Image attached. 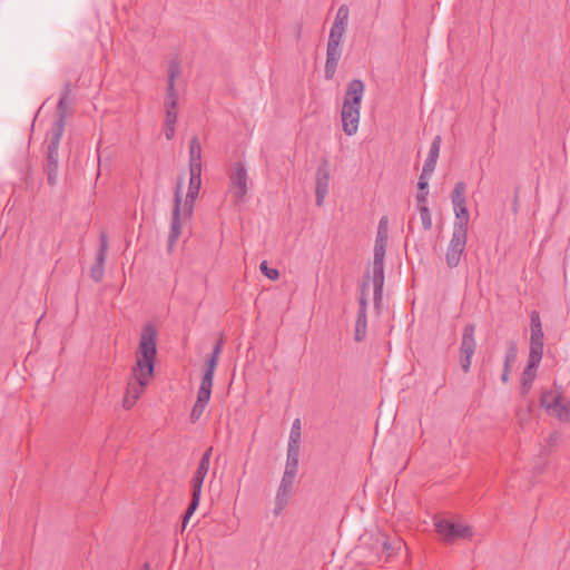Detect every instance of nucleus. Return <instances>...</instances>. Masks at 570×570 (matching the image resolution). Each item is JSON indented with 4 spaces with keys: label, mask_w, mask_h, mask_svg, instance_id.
I'll use <instances>...</instances> for the list:
<instances>
[{
    "label": "nucleus",
    "mask_w": 570,
    "mask_h": 570,
    "mask_svg": "<svg viewBox=\"0 0 570 570\" xmlns=\"http://www.w3.org/2000/svg\"><path fill=\"white\" fill-rule=\"evenodd\" d=\"M259 269L268 279L276 281L279 277L278 269L269 267L266 261L261 263Z\"/></svg>",
    "instance_id": "35"
},
{
    "label": "nucleus",
    "mask_w": 570,
    "mask_h": 570,
    "mask_svg": "<svg viewBox=\"0 0 570 570\" xmlns=\"http://www.w3.org/2000/svg\"><path fill=\"white\" fill-rule=\"evenodd\" d=\"M364 82L361 79H353L348 82L343 104H350L353 107H360L364 95Z\"/></svg>",
    "instance_id": "20"
},
{
    "label": "nucleus",
    "mask_w": 570,
    "mask_h": 570,
    "mask_svg": "<svg viewBox=\"0 0 570 570\" xmlns=\"http://www.w3.org/2000/svg\"><path fill=\"white\" fill-rule=\"evenodd\" d=\"M367 330V316L366 313H358L355 321V332L354 340L356 342H362L366 336Z\"/></svg>",
    "instance_id": "28"
},
{
    "label": "nucleus",
    "mask_w": 570,
    "mask_h": 570,
    "mask_svg": "<svg viewBox=\"0 0 570 570\" xmlns=\"http://www.w3.org/2000/svg\"><path fill=\"white\" fill-rule=\"evenodd\" d=\"M299 441H301V421H299V419H296L292 425L288 445L299 446Z\"/></svg>",
    "instance_id": "31"
},
{
    "label": "nucleus",
    "mask_w": 570,
    "mask_h": 570,
    "mask_svg": "<svg viewBox=\"0 0 570 570\" xmlns=\"http://www.w3.org/2000/svg\"><path fill=\"white\" fill-rule=\"evenodd\" d=\"M541 361H535V360H528V365L527 367L523 370L522 372V375H521V392L522 394H527L531 387H532V383L537 376V368L539 366Z\"/></svg>",
    "instance_id": "23"
},
{
    "label": "nucleus",
    "mask_w": 570,
    "mask_h": 570,
    "mask_svg": "<svg viewBox=\"0 0 570 570\" xmlns=\"http://www.w3.org/2000/svg\"><path fill=\"white\" fill-rule=\"evenodd\" d=\"M180 75V62L178 59H173L168 65V81L167 83L175 85L177 77Z\"/></svg>",
    "instance_id": "30"
},
{
    "label": "nucleus",
    "mask_w": 570,
    "mask_h": 570,
    "mask_svg": "<svg viewBox=\"0 0 570 570\" xmlns=\"http://www.w3.org/2000/svg\"><path fill=\"white\" fill-rule=\"evenodd\" d=\"M466 240L468 233L453 230L445 253V262L449 268H454L460 264L461 257L465 252Z\"/></svg>",
    "instance_id": "12"
},
{
    "label": "nucleus",
    "mask_w": 570,
    "mask_h": 570,
    "mask_svg": "<svg viewBox=\"0 0 570 570\" xmlns=\"http://www.w3.org/2000/svg\"><path fill=\"white\" fill-rule=\"evenodd\" d=\"M385 242L375 240L374 255H373V285H374V303L375 306L380 305L382 299V292L384 285V256H385Z\"/></svg>",
    "instance_id": "8"
},
{
    "label": "nucleus",
    "mask_w": 570,
    "mask_h": 570,
    "mask_svg": "<svg viewBox=\"0 0 570 570\" xmlns=\"http://www.w3.org/2000/svg\"><path fill=\"white\" fill-rule=\"evenodd\" d=\"M140 570H150V567L148 563H145Z\"/></svg>",
    "instance_id": "45"
},
{
    "label": "nucleus",
    "mask_w": 570,
    "mask_h": 570,
    "mask_svg": "<svg viewBox=\"0 0 570 570\" xmlns=\"http://www.w3.org/2000/svg\"><path fill=\"white\" fill-rule=\"evenodd\" d=\"M360 107H353L350 104H343L342 106V112H341V120H342V127L343 131L347 136H352L356 134L358 129V122H360Z\"/></svg>",
    "instance_id": "16"
},
{
    "label": "nucleus",
    "mask_w": 570,
    "mask_h": 570,
    "mask_svg": "<svg viewBox=\"0 0 570 570\" xmlns=\"http://www.w3.org/2000/svg\"><path fill=\"white\" fill-rule=\"evenodd\" d=\"M165 104H169V107H178V95L175 85L167 83Z\"/></svg>",
    "instance_id": "34"
},
{
    "label": "nucleus",
    "mask_w": 570,
    "mask_h": 570,
    "mask_svg": "<svg viewBox=\"0 0 570 570\" xmlns=\"http://www.w3.org/2000/svg\"><path fill=\"white\" fill-rule=\"evenodd\" d=\"M61 122L57 127H51L47 134V156L43 165L45 171L47 173L48 184L53 186L58 180V167H59V145L62 137Z\"/></svg>",
    "instance_id": "2"
},
{
    "label": "nucleus",
    "mask_w": 570,
    "mask_h": 570,
    "mask_svg": "<svg viewBox=\"0 0 570 570\" xmlns=\"http://www.w3.org/2000/svg\"><path fill=\"white\" fill-rule=\"evenodd\" d=\"M441 136H435L431 142L429 155L423 165V174H432L435 169L441 148Z\"/></svg>",
    "instance_id": "22"
},
{
    "label": "nucleus",
    "mask_w": 570,
    "mask_h": 570,
    "mask_svg": "<svg viewBox=\"0 0 570 570\" xmlns=\"http://www.w3.org/2000/svg\"><path fill=\"white\" fill-rule=\"evenodd\" d=\"M181 181L179 180L177 184V188L174 195V207L171 214L170 229L168 234V249L171 250L175 244L177 243L180 234H181Z\"/></svg>",
    "instance_id": "11"
},
{
    "label": "nucleus",
    "mask_w": 570,
    "mask_h": 570,
    "mask_svg": "<svg viewBox=\"0 0 570 570\" xmlns=\"http://www.w3.org/2000/svg\"><path fill=\"white\" fill-rule=\"evenodd\" d=\"M557 439H558V435L556 433H553V434L549 435L547 442H548L549 445H552L553 443L557 442Z\"/></svg>",
    "instance_id": "44"
},
{
    "label": "nucleus",
    "mask_w": 570,
    "mask_h": 570,
    "mask_svg": "<svg viewBox=\"0 0 570 570\" xmlns=\"http://www.w3.org/2000/svg\"><path fill=\"white\" fill-rule=\"evenodd\" d=\"M540 402L543 407L554 414L560 421H570V401L561 394L554 395L551 392L543 393Z\"/></svg>",
    "instance_id": "10"
},
{
    "label": "nucleus",
    "mask_w": 570,
    "mask_h": 570,
    "mask_svg": "<svg viewBox=\"0 0 570 570\" xmlns=\"http://www.w3.org/2000/svg\"><path fill=\"white\" fill-rule=\"evenodd\" d=\"M435 532L441 541L453 544L460 540L471 539L473 529L461 522H453L449 519H435Z\"/></svg>",
    "instance_id": "3"
},
{
    "label": "nucleus",
    "mask_w": 570,
    "mask_h": 570,
    "mask_svg": "<svg viewBox=\"0 0 570 570\" xmlns=\"http://www.w3.org/2000/svg\"><path fill=\"white\" fill-rule=\"evenodd\" d=\"M431 174H421L420 178H419V183H417V187L421 191L423 190H426L428 188V177L430 176Z\"/></svg>",
    "instance_id": "41"
},
{
    "label": "nucleus",
    "mask_w": 570,
    "mask_h": 570,
    "mask_svg": "<svg viewBox=\"0 0 570 570\" xmlns=\"http://www.w3.org/2000/svg\"><path fill=\"white\" fill-rule=\"evenodd\" d=\"M341 57H342L341 45L327 42L326 61H325V68H324V75L327 80L333 79Z\"/></svg>",
    "instance_id": "18"
},
{
    "label": "nucleus",
    "mask_w": 570,
    "mask_h": 570,
    "mask_svg": "<svg viewBox=\"0 0 570 570\" xmlns=\"http://www.w3.org/2000/svg\"><path fill=\"white\" fill-rule=\"evenodd\" d=\"M474 333V324H466L464 326L460 345V364L464 373L470 371L472 357L475 353L476 343Z\"/></svg>",
    "instance_id": "9"
},
{
    "label": "nucleus",
    "mask_w": 570,
    "mask_h": 570,
    "mask_svg": "<svg viewBox=\"0 0 570 570\" xmlns=\"http://www.w3.org/2000/svg\"><path fill=\"white\" fill-rule=\"evenodd\" d=\"M367 288V284H363L361 295L358 296V313H366L367 311V297L365 289Z\"/></svg>",
    "instance_id": "38"
},
{
    "label": "nucleus",
    "mask_w": 570,
    "mask_h": 570,
    "mask_svg": "<svg viewBox=\"0 0 570 570\" xmlns=\"http://www.w3.org/2000/svg\"><path fill=\"white\" fill-rule=\"evenodd\" d=\"M190 178L188 184V191L185 204L183 206V214L185 218H189L193 215L194 204L198 197L202 186V171L189 170Z\"/></svg>",
    "instance_id": "15"
},
{
    "label": "nucleus",
    "mask_w": 570,
    "mask_h": 570,
    "mask_svg": "<svg viewBox=\"0 0 570 570\" xmlns=\"http://www.w3.org/2000/svg\"><path fill=\"white\" fill-rule=\"evenodd\" d=\"M517 355H518L517 344L514 342H509L508 348L505 352V357H504L503 373L501 375V380L503 383H507L509 380V375L511 373L512 365L514 364V362L517 360Z\"/></svg>",
    "instance_id": "25"
},
{
    "label": "nucleus",
    "mask_w": 570,
    "mask_h": 570,
    "mask_svg": "<svg viewBox=\"0 0 570 570\" xmlns=\"http://www.w3.org/2000/svg\"><path fill=\"white\" fill-rule=\"evenodd\" d=\"M156 336V328L151 324L144 326L137 351L136 365L131 370L122 399V406L126 410L131 409L136 404L154 375L157 354Z\"/></svg>",
    "instance_id": "1"
},
{
    "label": "nucleus",
    "mask_w": 570,
    "mask_h": 570,
    "mask_svg": "<svg viewBox=\"0 0 570 570\" xmlns=\"http://www.w3.org/2000/svg\"><path fill=\"white\" fill-rule=\"evenodd\" d=\"M381 546L390 558L396 556L405 547V543L401 538H394L390 541L387 538L382 537Z\"/></svg>",
    "instance_id": "27"
},
{
    "label": "nucleus",
    "mask_w": 570,
    "mask_h": 570,
    "mask_svg": "<svg viewBox=\"0 0 570 570\" xmlns=\"http://www.w3.org/2000/svg\"><path fill=\"white\" fill-rule=\"evenodd\" d=\"M209 465H210V463L200 460L198 463V466L194 473V476L190 480L191 500H190V503H189V505L184 514V518H183V528L186 527L188 520L190 519V517L194 514V512L196 511V509L199 505L203 483H204L205 476L208 473Z\"/></svg>",
    "instance_id": "7"
},
{
    "label": "nucleus",
    "mask_w": 570,
    "mask_h": 570,
    "mask_svg": "<svg viewBox=\"0 0 570 570\" xmlns=\"http://www.w3.org/2000/svg\"><path fill=\"white\" fill-rule=\"evenodd\" d=\"M348 16H350L348 7L346 4H342L337 9V12H336V16H335V19H334V22L332 26L342 27V28L346 29L347 23H348Z\"/></svg>",
    "instance_id": "29"
},
{
    "label": "nucleus",
    "mask_w": 570,
    "mask_h": 570,
    "mask_svg": "<svg viewBox=\"0 0 570 570\" xmlns=\"http://www.w3.org/2000/svg\"><path fill=\"white\" fill-rule=\"evenodd\" d=\"M346 29L342 27H331L327 42L341 45L344 38Z\"/></svg>",
    "instance_id": "32"
},
{
    "label": "nucleus",
    "mask_w": 570,
    "mask_h": 570,
    "mask_svg": "<svg viewBox=\"0 0 570 570\" xmlns=\"http://www.w3.org/2000/svg\"><path fill=\"white\" fill-rule=\"evenodd\" d=\"M419 212L423 228L425 230H430L432 228V216L430 209L426 205H422L419 206Z\"/></svg>",
    "instance_id": "33"
},
{
    "label": "nucleus",
    "mask_w": 570,
    "mask_h": 570,
    "mask_svg": "<svg viewBox=\"0 0 570 570\" xmlns=\"http://www.w3.org/2000/svg\"><path fill=\"white\" fill-rule=\"evenodd\" d=\"M380 238L382 239V242H385V243L387 240V218L386 217H382L379 223L377 235H376L375 240H380Z\"/></svg>",
    "instance_id": "36"
},
{
    "label": "nucleus",
    "mask_w": 570,
    "mask_h": 570,
    "mask_svg": "<svg viewBox=\"0 0 570 570\" xmlns=\"http://www.w3.org/2000/svg\"><path fill=\"white\" fill-rule=\"evenodd\" d=\"M175 125L176 122H165V136L168 140H171L175 136Z\"/></svg>",
    "instance_id": "40"
},
{
    "label": "nucleus",
    "mask_w": 570,
    "mask_h": 570,
    "mask_svg": "<svg viewBox=\"0 0 570 570\" xmlns=\"http://www.w3.org/2000/svg\"><path fill=\"white\" fill-rule=\"evenodd\" d=\"M207 404H204V403H195L193 409H191V412H190V421L191 423H195L197 422L200 416L203 415L205 409H206Z\"/></svg>",
    "instance_id": "37"
},
{
    "label": "nucleus",
    "mask_w": 570,
    "mask_h": 570,
    "mask_svg": "<svg viewBox=\"0 0 570 570\" xmlns=\"http://www.w3.org/2000/svg\"><path fill=\"white\" fill-rule=\"evenodd\" d=\"M71 92V85L67 82L65 85L63 91L57 105L58 118L53 122L52 127H57L59 122H61L62 132L65 131L67 110H68V98Z\"/></svg>",
    "instance_id": "21"
},
{
    "label": "nucleus",
    "mask_w": 570,
    "mask_h": 570,
    "mask_svg": "<svg viewBox=\"0 0 570 570\" xmlns=\"http://www.w3.org/2000/svg\"><path fill=\"white\" fill-rule=\"evenodd\" d=\"M107 248H108L107 235L105 233H102L100 235V247H99V252L97 254L96 263L90 268V277L97 283L101 282L102 277H104V272H105L104 265H105Z\"/></svg>",
    "instance_id": "19"
},
{
    "label": "nucleus",
    "mask_w": 570,
    "mask_h": 570,
    "mask_svg": "<svg viewBox=\"0 0 570 570\" xmlns=\"http://www.w3.org/2000/svg\"><path fill=\"white\" fill-rule=\"evenodd\" d=\"M428 190H423V191H419L417 195H416V202L420 206L422 205H425L426 200H428Z\"/></svg>",
    "instance_id": "42"
},
{
    "label": "nucleus",
    "mask_w": 570,
    "mask_h": 570,
    "mask_svg": "<svg viewBox=\"0 0 570 570\" xmlns=\"http://www.w3.org/2000/svg\"><path fill=\"white\" fill-rule=\"evenodd\" d=\"M298 455H299V446L288 445L287 449V459L284 472H289L291 474L296 475L298 470Z\"/></svg>",
    "instance_id": "26"
},
{
    "label": "nucleus",
    "mask_w": 570,
    "mask_h": 570,
    "mask_svg": "<svg viewBox=\"0 0 570 570\" xmlns=\"http://www.w3.org/2000/svg\"><path fill=\"white\" fill-rule=\"evenodd\" d=\"M295 476L296 475L291 474L289 472H284L276 493V514H278L288 503Z\"/></svg>",
    "instance_id": "17"
},
{
    "label": "nucleus",
    "mask_w": 570,
    "mask_h": 570,
    "mask_svg": "<svg viewBox=\"0 0 570 570\" xmlns=\"http://www.w3.org/2000/svg\"><path fill=\"white\" fill-rule=\"evenodd\" d=\"M223 347V340H218L213 347V351L207 360L206 368L197 392V403L208 404L212 395V387L214 381L215 370L218 364L219 355Z\"/></svg>",
    "instance_id": "4"
},
{
    "label": "nucleus",
    "mask_w": 570,
    "mask_h": 570,
    "mask_svg": "<svg viewBox=\"0 0 570 570\" xmlns=\"http://www.w3.org/2000/svg\"><path fill=\"white\" fill-rule=\"evenodd\" d=\"M465 183L458 181L452 190L451 199L453 204V209L455 213V220L453 224V230H460L468 233L469 225V210L466 208L465 200Z\"/></svg>",
    "instance_id": "5"
},
{
    "label": "nucleus",
    "mask_w": 570,
    "mask_h": 570,
    "mask_svg": "<svg viewBox=\"0 0 570 570\" xmlns=\"http://www.w3.org/2000/svg\"><path fill=\"white\" fill-rule=\"evenodd\" d=\"M330 178L331 171L328 167V163L324 159L321 165L317 167L315 175V195H316V205L321 207L324 204V199L330 190Z\"/></svg>",
    "instance_id": "14"
},
{
    "label": "nucleus",
    "mask_w": 570,
    "mask_h": 570,
    "mask_svg": "<svg viewBox=\"0 0 570 570\" xmlns=\"http://www.w3.org/2000/svg\"><path fill=\"white\" fill-rule=\"evenodd\" d=\"M189 170L202 171V145L197 136L189 140Z\"/></svg>",
    "instance_id": "24"
},
{
    "label": "nucleus",
    "mask_w": 570,
    "mask_h": 570,
    "mask_svg": "<svg viewBox=\"0 0 570 570\" xmlns=\"http://www.w3.org/2000/svg\"><path fill=\"white\" fill-rule=\"evenodd\" d=\"M530 318H531V336H530L529 358L535 360V361H541L542 355H543L544 334L542 331L539 312L532 311Z\"/></svg>",
    "instance_id": "13"
},
{
    "label": "nucleus",
    "mask_w": 570,
    "mask_h": 570,
    "mask_svg": "<svg viewBox=\"0 0 570 570\" xmlns=\"http://www.w3.org/2000/svg\"><path fill=\"white\" fill-rule=\"evenodd\" d=\"M213 454V446H209L202 455L200 460L210 463V458Z\"/></svg>",
    "instance_id": "43"
},
{
    "label": "nucleus",
    "mask_w": 570,
    "mask_h": 570,
    "mask_svg": "<svg viewBox=\"0 0 570 570\" xmlns=\"http://www.w3.org/2000/svg\"><path fill=\"white\" fill-rule=\"evenodd\" d=\"M229 193L235 204L244 202L248 191V174L245 165L240 161L234 163L229 171Z\"/></svg>",
    "instance_id": "6"
},
{
    "label": "nucleus",
    "mask_w": 570,
    "mask_h": 570,
    "mask_svg": "<svg viewBox=\"0 0 570 570\" xmlns=\"http://www.w3.org/2000/svg\"><path fill=\"white\" fill-rule=\"evenodd\" d=\"M166 115H165V122H176L177 121V109L178 107H169V104H165Z\"/></svg>",
    "instance_id": "39"
}]
</instances>
